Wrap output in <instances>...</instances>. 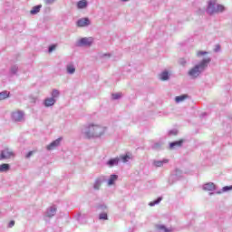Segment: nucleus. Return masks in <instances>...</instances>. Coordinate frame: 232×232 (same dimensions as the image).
Masks as SVG:
<instances>
[{
    "label": "nucleus",
    "mask_w": 232,
    "mask_h": 232,
    "mask_svg": "<svg viewBox=\"0 0 232 232\" xmlns=\"http://www.w3.org/2000/svg\"><path fill=\"white\" fill-rule=\"evenodd\" d=\"M107 128L96 122H90L81 129V135L88 140L92 139H101L106 133Z\"/></svg>",
    "instance_id": "1"
},
{
    "label": "nucleus",
    "mask_w": 232,
    "mask_h": 232,
    "mask_svg": "<svg viewBox=\"0 0 232 232\" xmlns=\"http://www.w3.org/2000/svg\"><path fill=\"white\" fill-rule=\"evenodd\" d=\"M209 63H211V58L208 57L203 59L201 62H199L198 64L194 65L192 68H190L188 72V77L190 79H198L206 70H208V66H209Z\"/></svg>",
    "instance_id": "2"
},
{
    "label": "nucleus",
    "mask_w": 232,
    "mask_h": 232,
    "mask_svg": "<svg viewBox=\"0 0 232 232\" xmlns=\"http://www.w3.org/2000/svg\"><path fill=\"white\" fill-rule=\"evenodd\" d=\"M226 11V7L220 4H217V0H209L208 5L207 8V13L209 15L213 14H218Z\"/></svg>",
    "instance_id": "3"
},
{
    "label": "nucleus",
    "mask_w": 232,
    "mask_h": 232,
    "mask_svg": "<svg viewBox=\"0 0 232 232\" xmlns=\"http://www.w3.org/2000/svg\"><path fill=\"white\" fill-rule=\"evenodd\" d=\"M97 210L101 211V213L99 214V220H108V206L104 204H100L97 206Z\"/></svg>",
    "instance_id": "4"
},
{
    "label": "nucleus",
    "mask_w": 232,
    "mask_h": 232,
    "mask_svg": "<svg viewBox=\"0 0 232 232\" xmlns=\"http://www.w3.org/2000/svg\"><path fill=\"white\" fill-rule=\"evenodd\" d=\"M93 44V37H83L76 42V46L78 48H82L84 46L90 47Z\"/></svg>",
    "instance_id": "5"
},
{
    "label": "nucleus",
    "mask_w": 232,
    "mask_h": 232,
    "mask_svg": "<svg viewBox=\"0 0 232 232\" xmlns=\"http://www.w3.org/2000/svg\"><path fill=\"white\" fill-rule=\"evenodd\" d=\"M11 117L14 122H24V111H13Z\"/></svg>",
    "instance_id": "6"
},
{
    "label": "nucleus",
    "mask_w": 232,
    "mask_h": 232,
    "mask_svg": "<svg viewBox=\"0 0 232 232\" xmlns=\"http://www.w3.org/2000/svg\"><path fill=\"white\" fill-rule=\"evenodd\" d=\"M119 162H122L123 164H128L130 160H133V154L130 152H127L125 154H121L118 156Z\"/></svg>",
    "instance_id": "7"
},
{
    "label": "nucleus",
    "mask_w": 232,
    "mask_h": 232,
    "mask_svg": "<svg viewBox=\"0 0 232 232\" xmlns=\"http://www.w3.org/2000/svg\"><path fill=\"white\" fill-rule=\"evenodd\" d=\"M61 142H63V138H58L55 140H53V142H51L49 145H47L46 150L48 151L57 150V148H59V146H61Z\"/></svg>",
    "instance_id": "8"
},
{
    "label": "nucleus",
    "mask_w": 232,
    "mask_h": 232,
    "mask_svg": "<svg viewBox=\"0 0 232 232\" xmlns=\"http://www.w3.org/2000/svg\"><path fill=\"white\" fill-rule=\"evenodd\" d=\"M90 24H92V22L88 17L81 18L76 22L78 28H86V26H90Z\"/></svg>",
    "instance_id": "9"
},
{
    "label": "nucleus",
    "mask_w": 232,
    "mask_h": 232,
    "mask_svg": "<svg viewBox=\"0 0 232 232\" xmlns=\"http://www.w3.org/2000/svg\"><path fill=\"white\" fill-rule=\"evenodd\" d=\"M182 175V171L179 169H176L175 173L172 174L169 179V184H175V182H177V180H179L180 179Z\"/></svg>",
    "instance_id": "10"
},
{
    "label": "nucleus",
    "mask_w": 232,
    "mask_h": 232,
    "mask_svg": "<svg viewBox=\"0 0 232 232\" xmlns=\"http://www.w3.org/2000/svg\"><path fill=\"white\" fill-rule=\"evenodd\" d=\"M14 157V152L10 149H5L4 150H1L0 153V160H5L6 159H11Z\"/></svg>",
    "instance_id": "11"
},
{
    "label": "nucleus",
    "mask_w": 232,
    "mask_h": 232,
    "mask_svg": "<svg viewBox=\"0 0 232 232\" xmlns=\"http://www.w3.org/2000/svg\"><path fill=\"white\" fill-rule=\"evenodd\" d=\"M103 182H106V177L101 176L97 178L94 181L93 189L99 191L101 189V186H102Z\"/></svg>",
    "instance_id": "12"
},
{
    "label": "nucleus",
    "mask_w": 232,
    "mask_h": 232,
    "mask_svg": "<svg viewBox=\"0 0 232 232\" xmlns=\"http://www.w3.org/2000/svg\"><path fill=\"white\" fill-rule=\"evenodd\" d=\"M56 213H57V207L55 205H53L47 208L45 212V217H48V218H52V217H55Z\"/></svg>",
    "instance_id": "13"
},
{
    "label": "nucleus",
    "mask_w": 232,
    "mask_h": 232,
    "mask_svg": "<svg viewBox=\"0 0 232 232\" xmlns=\"http://www.w3.org/2000/svg\"><path fill=\"white\" fill-rule=\"evenodd\" d=\"M119 157L111 158L106 161L105 166L114 168V166H119Z\"/></svg>",
    "instance_id": "14"
},
{
    "label": "nucleus",
    "mask_w": 232,
    "mask_h": 232,
    "mask_svg": "<svg viewBox=\"0 0 232 232\" xmlns=\"http://www.w3.org/2000/svg\"><path fill=\"white\" fill-rule=\"evenodd\" d=\"M168 162H169V160L168 159H163L161 160H154L152 161V166H154V168H162V166H164V164H168Z\"/></svg>",
    "instance_id": "15"
},
{
    "label": "nucleus",
    "mask_w": 232,
    "mask_h": 232,
    "mask_svg": "<svg viewBox=\"0 0 232 232\" xmlns=\"http://www.w3.org/2000/svg\"><path fill=\"white\" fill-rule=\"evenodd\" d=\"M182 144H184V140L172 141L169 143V150H177V148H182Z\"/></svg>",
    "instance_id": "16"
},
{
    "label": "nucleus",
    "mask_w": 232,
    "mask_h": 232,
    "mask_svg": "<svg viewBox=\"0 0 232 232\" xmlns=\"http://www.w3.org/2000/svg\"><path fill=\"white\" fill-rule=\"evenodd\" d=\"M55 102H57V100H55L53 98H46L44 101V105L45 106V108H50L51 106H53V104H55Z\"/></svg>",
    "instance_id": "17"
},
{
    "label": "nucleus",
    "mask_w": 232,
    "mask_h": 232,
    "mask_svg": "<svg viewBox=\"0 0 232 232\" xmlns=\"http://www.w3.org/2000/svg\"><path fill=\"white\" fill-rule=\"evenodd\" d=\"M65 68L68 75H73L75 73V64L73 63H68Z\"/></svg>",
    "instance_id": "18"
},
{
    "label": "nucleus",
    "mask_w": 232,
    "mask_h": 232,
    "mask_svg": "<svg viewBox=\"0 0 232 232\" xmlns=\"http://www.w3.org/2000/svg\"><path fill=\"white\" fill-rule=\"evenodd\" d=\"M204 191H215V183L209 182L203 185Z\"/></svg>",
    "instance_id": "19"
},
{
    "label": "nucleus",
    "mask_w": 232,
    "mask_h": 232,
    "mask_svg": "<svg viewBox=\"0 0 232 232\" xmlns=\"http://www.w3.org/2000/svg\"><path fill=\"white\" fill-rule=\"evenodd\" d=\"M88 7V1L86 0H81L77 3V8L79 10H84V8Z\"/></svg>",
    "instance_id": "20"
},
{
    "label": "nucleus",
    "mask_w": 232,
    "mask_h": 232,
    "mask_svg": "<svg viewBox=\"0 0 232 232\" xmlns=\"http://www.w3.org/2000/svg\"><path fill=\"white\" fill-rule=\"evenodd\" d=\"M118 179H119V176L117 174H111L108 180V186H113V184H115Z\"/></svg>",
    "instance_id": "21"
},
{
    "label": "nucleus",
    "mask_w": 232,
    "mask_h": 232,
    "mask_svg": "<svg viewBox=\"0 0 232 232\" xmlns=\"http://www.w3.org/2000/svg\"><path fill=\"white\" fill-rule=\"evenodd\" d=\"M10 171V165L8 163H3L0 165V173H6Z\"/></svg>",
    "instance_id": "22"
},
{
    "label": "nucleus",
    "mask_w": 232,
    "mask_h": 232,
    "mask_svg": "<svg viewBox=\"0 0 232 232\" xmlns=\"http://www.w3.org/2000/svg\"><path fill=\"white\" fill-rule=\"evenodd\" d=\"M41 8H43V5H39L36 6H34L33 9L30 11L31 15H35L41 12Z\"/></svg>",
    "instance_id": "23"
},
{
    "label": "nucleus",
    "mask_w": 232,
    "mask_h": 232,
    "mask_svg": "<svg viewBox=\"0 0 232 232\" xmlns=\"http://www.w3.org/2000/svg\"><path fill=\"white\" fill-rule=\"evenodd\" d=\"M160 81H169V72L164 71L160 74Z\"/></svg>",
    "instance_id": "24"
},
{
    "label": "nucleus",
    "mask_w": 232,
    "mask_h": 232,
    "mask_svg": "<svg viewBox=\"0 0 232 232\" xmlns=\"http://www.w3.org/2000/svg\"><path fill=\"white\" fill-rule=\"evenodd\" d=\"M188 94H183L180 96H176L175 97V102H177V104L180 103V102H184L185 100L187 99Z\"/></svg>",
    "instance_id": "25"
},
{
    "label": "nucleus",
    "mask_w": 232,
    "mask_h": 232,
    "mask_svg": "<svg viewBox=\"0 0 232 232\" xmlns=\"http://www.w3.org/2000/svg\"><path fill=\"white\" fill-rule=\"evenodd\" d=\"M10 97V92L4 91L0 92V101H5V99H8Z\"/></svg>",
    "instance_id": "26"
},
{
    "label": "nucleus",
    "mask_w": 232,
    "mask_h": 232,
    "mask_svg": "<svg viewBox=\"0 0 232 232\" xmlns=\"http://www.w3.org/2000/svg\"><path fill=\"white\" fill-rule=\"evenodd\" d=\"M157 229L159 232H171V229H169L164 225H158Z\"/></svg>",
    "instance_id": "27"
},
{
    "label": "nucleus",
    "mask_w": 232,
    "mask_h": 232,
    "mask_svg": "<svg viewBox=\"0 0 232 232\" xmlns=\"http://www.w3.org/2000/svg\"><path fill=\"white\" fill-rule=\"evenodd\" d=\"M17 72H19V66H17V65L11 66V68H10L11 75H17Z\"/></svg>",
    "instance_id": "28"
},
{
    "label": "nucleus",
    "mask_w": 232,
    "mask_h": 232,
    "mask_svg": "<svg viewBox=\"0 0 232 232\" xmlns=\"http://www.w3.org/2000/svg\"><path fill=\"white\" fill-rule=\"evenodd\" d=\"M51 95H52V97H51L52 99H54V101H57V99H59V95H60L59 90H57V89L53 90Z\"/></svg>",
    "instance_id": "29"
},
{
    "label": "nucleus",
    "mask_w": 232,
    "mask_h": 232,
    "mask_svg": "<svg viewBox=\"0 0 232 232\" xmlns=\"http://www.w3.org/2000/svg\"><path fill=\"white\" fill-rule=\"evenodd\" d=\"M161 201H162V198L160 197L154 201L150 202L149 206H150V208H153V206H157V204H160Z\"/></svg>",
    "instance_id": "30"
},
{
    "label": "nucleus",
    "mask_w": 232,
    "mask_h": 232,
    "mask_svg": "<svg viewBox=\"0 0 232 232\" xmlns=\"http://www.w3.org/2000/svg\"><path fill=\"white\" fill-rule=\"evenodd\" d=\"M232 186H225L223 187L221 191H218V194L220 195V193H226L227 191H231Z\"/></svg>",
    "instance_id": "31"
},
{
    "label": "nucleus",
    "mask_w": 232,
    "mask_h": 232,
    "mask_svg": "<svg viewBox=\"0 0 232 232\" xmlns=\"http://www.w3.org/2000/svg\"><path fill=\"white\" fill-rule=\"evenodd\" d=\"M179 64L180 66L186 67V64H188V60L186 58H179Z\"/></svg>",
    "instance_id": "32"
},
{
    "label": "nucleus",
    "mask_w": 232,
    "mask_h": 232,
    "mask_svg": "<svg viewBox=\"0 0 232 232\" xmlns=\"http://www.w3.org/2000/svg\"><path fill=\"white\" fill-rule=\"evenodd\" d=\"M160 148H162V143H154L153 146H152V149L153 150H160Z\"/></svg>",
    "instance_id": "33"
},
{
    "label": "nucleus",
    "mask_w": 232,
    "mask_h": 232,
    "mask_svg": "<svg viewBox=\"0 0 232 232\" xmlns=\"http://www.w3.org/2000/svg\"><path fill=\"white\" fill-rule=\"evenodd\" d=\"M121 93H113L112 94L113 101H118V99H121Z\"/></svg>",
    "instance_id": "34"
},
{
    "label": "nucleus",
    "mask_w": 232,
    "mask_h": 232,
    "mask_svg": "<svg viewBox=\"0 0 232 232\" xmlns=\"http://www.w3.org/2000/svg\"><path fill=\"white\" fill-rule=\"evenodd\" d=\"M45 5H53L54 3H57V0H44Z\"/></svg>",
    "instance_id": "35"
},
{
    "label": "nucleus",
    "mask_w": 232,
    "mask_h": 232,
    "mask_svg": "<svg viewBox=\"0 0 232 232\" xmlns=\"http://www.w3.org/2000/svg\"><path fill=\"white\" fill-rule=\"evenodd\" d=\"M208 52H206V51H198V53H197V56L198 57H200V55H208Z\"/></svg>",
    "instance_id": "36"
},
{
    "label": "nucleus",
    "mask_w": 232,
    "mask_h": 232,
    "mask_svg": "<svg viewBox=\"0 0 232 232\" xmlns=\"http://www.w3.org/2000/svg\"><path fill=\"white\" fill-rule=\"evenodd\" d=\"M34 153H35V151L31 150V151H29V152L25 155V158H26V159H30V157H32V155H34Z\"/></svg>",
    "instance_id": "37"
},
{
    "label": "nucleus",
    "mask_w": 232,
    "mask_h": 232,
    "mask_svg": "<svg viewBox=\"0 0 232 232\" xmlns=\"http://www.w3.org/2000/svg\"><path fill=\"white\" fill-rule=\"evenodd\" d=\"M179 131L177 130H172L169 131V135H178Z\"/></svg>",
    "instance_id": "38"
},
{
    "label": "nucleus",
    "mask_w": 232,
    "mask_h": 232,
    "mask_svg": "<svg viewBox=\"0 0 232 232\" xmlns=\"http://www.w3.org/2000/svg\"><path fill=\"white\" fill-rule=\"evenodd\" d=\"M214 52H215L216 53H218V52H220V44H217V45L215 46Z\"/></svg>",
    "instance_id": "39"
},
{
    "label": "nucleus",
    "mask_w": 232,
    "mask_h": 232,
    "mask_svg": "<svg viewBox=\"0 0 232 232\" xmlns=\"http://www.w3.org/2000/svg\"><path fill=\"white\" fill-rule=\"evenodd\" d=\"M55 50V45H50L49 48H48V52L49 53H52V52Z\"/></svg>",
    "instance_id": "40"
},
{
    "label": "nucleus",
    "mask_w": 232,
    "mask_h": 232,
    "mask_svg": "<svg viewBox=\"0 0 232 232\" xmlns=\"http://www.w3.org/2000/svg\"><path fill=\"white\" fill-rule=\"evenodd\" d=\"M14 226H15V221L11 220L8 224V227H14Z\"/></svg>",
    "instance_id": "41"
},
{
    "label": "nucleus",
    "mask_w": 232,
    "mask_h": 232,
    "mask_svg": "<svg viewBox=\"0 0 232 232\" xmlns=\"http://www.w3.org/2000/svg\"><path fill=\"white\" fill-rule=\"evenodd\" d=\"M102 57H111V54H110V53H105V54L102 55Z\"/></svg>",
    "instance_id": "42"
},
{
    "label": "nucleus",
    "mask_w": 232,
    "mask_h": 232,
    "mask_svg": "<svg viewBox=\"0 0 232 232\" xmlns=\"http://www.w3.org/2000/svg\"><path fill=\"white\" fill-rule=\"evenodd\" d=\"M77 220H81V213L78 214Z\"/></svg>",
    "instance_id": "43"
},
{
    "label": "nucleus",
    "mask_w": 232,
    "mask_h": 232,
    "mask_svg": "<svg viewBox=\"0 0 232 232\" xmlns=\"http://www.w3.org/2000/svg\"><path fill=\"white\" fill-rule=\"evenodd\" d=\"M121 1H123L124 3H126V1H129V0H121Z\"/></svg>",
    "instance_id": "44"
}]
</instances>
